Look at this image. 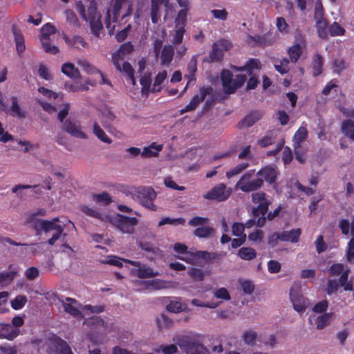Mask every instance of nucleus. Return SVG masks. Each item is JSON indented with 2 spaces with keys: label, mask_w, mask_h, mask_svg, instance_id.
<instances>
[{
  "label": "nucleus",
  "mask_w": 354,
  "mask_h": 354,
  "mask_svg": "<svg viewBox=\"0 0 354 354\" xmlns=\"http://www.w3.org/2000/svg\"><path fill=\"white\" fill-rule=\"evenodd\" d=\"M93 133L102 142L107 144L111 143V139L106 136L104 130L99 126L97 122L93 124Z\"/></svg>",
  "instance_id": "obj_41"
},
{
  "label": "nucleus",
  "mask_w": 354,
  "mask_h": 354,
  "mask_svg": "<svg viewBox=\"0 0 354 354\" xmlns=\"http://www.w3.org/2000/svg\"><path fill=\"white\" fill-rule=\"evenodd\" d=\"M208 222H209V219L207 218L196 216H194L192 218H191L189 221L188 224L192 227H196V226L202 227L205 225H207L208 223Z\"/></svg>",
  "instance_id": "obj_62"
},
{
  "label": "nucleus",
  "mask_w": 354,
  "mask_h": 354,
  "mask_svg": "<svg viewBox=\"0 0 354 354\" xmlns=\"http://www.w3.org/2000/svg\"><path fill=\"white\" fill-rule=\"evenodd\" d=\"M238 256L243 260L251 261L256 258L257 252L250 247H243L239 249Z\"/></svg>",
  "instance_id": "obj_35"
},
{
  "label": "nucleus",
  "mask_w": 354,
  "mask_h": 354,
  "mask_svg": "<svg viewBox=\"0 0 354 354\" xmlns=\"http://www.w3.org/2000/svg\"><path fill=\"white\" fill-rule=\"evenodd\" d=\"M156 322L158 328L161 330L162 328L170 327L172 325L173 322L171 318L162 313L160 317L156 318Z\"/></svg>",
  "instance_id": "obj_49"
},
{
  "label": "nucleus",
  "mask_w": 354,
  "mask_h": 354,
  "mask_svg": "<svg viewBox=\"0 0 354 354\" xmlns=\"http://www.w3.org/2000/svg\"><path fill=\"white\" fill-rule=\"evenodd\" d=\"M247 80V77L245 75H238L236 76L235 79L233 80L232 82V86L230 88V91L229 92V94L234 93L236 89L241 87L244 83Z\"/></svg>",
  "instance_id": "obj_45"
},
{
  "label": "nucleus",
  "mask_w": 354,
  "mask_h": 354,
  "mask_svg": "<svg viewBox=\"0 0 354 354\" xmlns=\"http://www.w3.org/2000/svg\"><path fill=\"white\" fill-rule=\"evenodd\" d=\"M41 45L44 51L47 53L55 55L59 52V48L55 45H52L50 42V38L41 39Z\"/></svg>",
  "instance_id": "obj_47"
},
{
  "label": "nucleus",
  "mask_w": 354,
  "mask_h": 354,
  "mask_svg": "<svg viewBox=\"0 0 354 354\" xmlns=\"http://www.w3.org/2000/svg\"><path fill=\"white\" fill-rule=\"evenodd\" d=\"M50 297L52 299H53L54 301H55V300L57 299L59 302H61L64 307V310H78V302L75 299L70 297L60 299L57 297V295L55 293H52L50 295Z\"/></svg>",
  "instance_id": "obj_23"
},
{
  "label": "nucleus",
  "mask_w": 354,
  "mask_h": 354,
  "mask_svg": "<svg viewBox=\"0 0 354 354\" xmlns=\"http://www.w3.org/2000/svg\"><path fill=\"white\" fill-rule=\"evenodd\" d=\"M290 61L288 58H283L280 60L279 64H275V69L281 75L286 74L289 71Z\"/></svg>",
  "instance_id": "obj_58"
},
{
  "label": "nucleus",
  "mask_w": 354,
  "mask_h": 354,
  "mask_svg": "<svg viewBox=\"0 0 354 354\" xmlns=\"http://www.w3.org/2000/svg\"><path fill=\"white\" fill-rule=\"evenodd\" d=\"M62 129L71 136L81 139L87 138L86 134L81 130L80 124L77 121L67 119L63 123Z\"/></svg>",
  "instance_id": "obj_13"
},
{
  "label": "nucleus",
  "mask_w": 354,
  "mask_h": 354,
  "mask_svg": "<svg viewBox=\"0 0 354 354\" xmlns=\"http://www.w3.org/2000/svg\"><path fill=\"white\" fill-rule=\"evenodd\" d=\"M163 302L166 304L165 310H187V306L182 303L179 297H165Z\"/></svg>",
  "instance_id": "obj_27"
},
{
  "label": "nucleus",
  "mask_w": 354,
  "mask_h": 354,
  "mask_svg": "<svg viewBox=\"0 0 354 354\" xmlns=\"http://www.w3.org/2000/svg\"><path fill=\"white\" fill-rule=\"evenodd\" d=\"M301 230L300 228L292 229L289 231H283L280 232L281 241H289L291 243H297L299 241Z\"/></svg>",
  "instance_id": "obj_25"
},
{
  "label": "nucleus",
  "mask_w": 354,
  "mask_h": 354,
  "mask_svg": "<svg viewBox=\"0 0 354 354\" xmlns=\"http://www.w3.org/2000/svg\"><path fill=\"white\" fill-rule=\"evenodd\" d=\"M262 117L263 113L261 111L257 110L252 111L239 122L238 127L240 129L250 127Z\"/></svg>",
  "instance_id": "obj_15"
},
{
  "label": "nucleus",
  "mask_w": 354,
  "mask_h": 354,
  "mask_svg": "<svg viewBox=\"0 0 354 354\" xmlns=\"http://www.w3.org/2000/svg\"><path fill=\"white\" fill-rule=\"evenodd\" d=\"M323 64V57L319 53L315 54L313 56L312 62L313 76L317 77L322 73Z\"/></svg>",
  "instance_id": "obj_33"
},
{
  "label": "nucleus",
  "mask_w": 354,
  "mask_h": 354,
  "mask_svg": "<svg viewBox=\"0 0 354 354\" xmlns=\"http://www.w3.org/2000/svg\"><path fill=\"white\" fill-rule=\"evenodd\" d=\"M131 272L140 279L155 277L159 274L158 272H154L150 267L145 265L141 266L139 268L133 269Z\"/></svg>",
  "instance_id": "obj_22"
},
{
  "label": "nucleus",
  "mask_w": 354,
  "mask_h": 354,
  "mask_svg": "<svg viewBox=\"0 0 354 354\" xmlns=\"http://www.w3.org/2000/svg\"><path fill=\"white\" fill-rule=\"evenodd\" d=\"M12 32L14 35V39H15V41L16 44L17 51L19 55H21L24 52V50L26 49L24 36L21 33V30L17 29L16 26H12Z\"/></svg>",
  "instance_id": "obj_26"
},
{
  "label": "nucleus",
  "mask_w": 354,
  "mask_h": 354,
  "mask_svg": "<svg viewBox=\"0 0 354 354\" xmlns=\"http://www.w3.org/2000/svg\"><path fill=\"white\" fill-rule=\"evenodd\" d=\"M257 176L262 177L263 180H266L269 184L274 183L277 177V170L270 166H266L260 169L257 174Z\"/></svg>",
  "instance_id": "obj_20"
},
{
  "label": "nucleus",
  "mask_w": 354,
  "mask_h": 354,
  "mask_svg": "<svg viewBox=\"0 0 354 354\" xmlns=\"http://www.w3.org/2000/svg\"><path fill=\"white\" fill-rule=\"evenodd\" d=\"M17 272L10 270L6 272H0V285L6 286L10 284L16 277Z\"/></svg>",
  "instance_id": "obj_40"
},
{
  "label": "nucleus",
  "mask_w": 354,
  "mask_h": 354,
  "mask_svg": "<svg viewBox=\"0 0 354 354\" xmlns=\"http://www.w3.org/2000/svg\"><path fill=\"white\" fill-rule=\"evenodd\" d=\"M62 72L66 76L77 79L80 77V73L79 70L75 67L74 64L70 62L65 63L62 66Z\"/></svg>",
  "instance_id": "obj_32"
},
{
  "label": "nucleus",
  "mask_w": 354,
  "mask_h": 354,
  "mask_svg": "<svg viewBox=\"0 0 354 354\" xmlns=\"http://www.w3.org/2000/svg\"><path fill=\"white\" fill-rule=\"evenodd\" d=\"M167 77V71L164 70L161 72H159L156 76L155 77L154 82L153 84V87L151 90V92H158L160 93L162 91V87L160 86L163 82Z\"/></svg>",
  "instance_id": "obj_34"
},
{
  "label": "nucleus",
  "mask_w": 354,
  "mask_h": 354,
  "mask_svg": "<svg viewBox=\"0 0 354 354\" xmlns=\"http://www.w3.org/2000/svg\"><path fill=\"white\" fill-rule=\"evenodd\" d=\"M64 40L71 48L81 49L88 47V44L82 36L75 35L71 37L64 36Z\"/></svg>",
  "instance_id": "obj_24"
},
{
  "label": "nucleus",
  "mask_w": 354,
  "mask_h": 354,
  "mask_svg": "<svg viewBox=\"0 0 354 354\" xmlns=\"http://www.w3.org/2000/svg\"><path fill=\"white\" fill-rule=\"evenodd\" d=\"M169 0H151V19L153 24L158 23L160 18V7L164 5L167 7Z\"/></svg>",
  "instance_id": "obj_17"
},
{
  "label": "nucleus",
  "mask_w": 354,
  "mask_h": 354,
  "mask_svg": "<svg viewBox=\"0 0 354 354\" xmlns=\"http://www.w3.org/2000/svg\"><path fill=\"white\" fill-rule=\"evenodd\" d=\"M84 19L89 22L92 33L96 37H98L103 26L101 21V15L97 12V3L95 0L90 1L87 8V14L86 13V19Z\"/></svg>",
  "instance_id": "obj_4"
},
{
  "label": "nucleus",
  "mask_w": 354,
  "mask_h": 354,
  "mask_svg": "<svg viewBox=\"0 0 354 354\" xmlns=\"http://www.w3.org/2000/svg\"><path fill=\"white\" fill-rule=\"evenodd\" d=\"M185 30L183 26L178 27L172 37V43L175 45L182 43Z\"/></svg>",
  "instance_id": "obj_63"
},
{
  "label": "nucleus",
  "mask_w": 354,
  "mask_h": 354,
  "mask_svg": "<svg viewBox=\"0 0 354 354\" xmlns=\"http://www.w3.org/2000/svg\"><path fill=\"white\" fill-rule=\"evenodd\" d=\"M316 28L318 36L321 39H326L328 38V32L326 30L327 21H319L316 23Z\"/></svg>",
  "instance_id": "obj_53"
},
{
  "label": "nucleus",
  "mask_w": 354,
  "mask_h": 354,
  "mask_svg": "<svg viewBox=\"0 0 354 354\" xmlns=\"http://www.w3.org/2000/svg\"><path fill=\"white\" fill-rule=\"evenodd\" d=\"M138 223L136 217H129L118 214L116 221L118 228L123 233L132 234L135 230V226Z\"/></svg>",
  "instance_id": "obj_10"
},
{
  "label": "nucleus",
  "mask_w": 354,
  "mask_h": 354,
  "mask_svg": "<svg viewBox=\"0 0 354 354\" xmlns=\"http://www.w3.org/2000/svg\"><path fill=\"white\" fill-rule=\"evenodd\" d=\"M305 47L306 41L302 37L299 43H296L289 48L288 53L292 62L296 63L299 60Z\"/></svg>",
  "instance_id": "obj_18"
},
{
  "label": "nucleus",
  "mask_w": 354,
  "mask_h": 354,
  "mask_svg": "<svg viewBox=\"0 0 354 354\" xmlns=\"http://www.w3.org/2000/svg\"><path fill=\"white\" fill-rule=\"evenodd\" d=\"M20 330L10 324H0V338L13 340L19 334Z\"/></svg>",
  "instance_id": "obj_16"
},
{
  "label": "nucleus",
  "mask_w": 354,
  "mask_h": 354,
  "mask_svg": "<svg viewBox=\"0 0 354 354\" xmlns=\"http://www.w3.org/2000/svg\"><path fill=\"white\" fill-rule=\"evenodd\" d=\"M328 32L331 37L343 36L345 34V29L337 22H333L328 28Z\"/></svg>",
  "instance_id": "obj_46"
},
{
  "label": "nucleus",
  "mask_w": 354,
  "mask_h": 354,
  "mask_svg": "<svg viewBox=\"0 0 354 354\" xmlns=\"http://www.w3.org/2000/svg\"><path fill=\"white\" fill-rule=\"evenodd\" d=\"M54 342L56 347L60 349V354H73L69 345L64 339L57 337Z\"/></svg>",
  "instance_id": "obj_42"
},
{
  "label": "nucleus",
  "mask_w": 354,
  "mask_h": 354,
  "mask_svg": "<svg viewBox=\"0 0 354 354\" xmlns=\"http://www.w3.org/2000/svg\"><path fill=\"white\" fill-rule=\"evenodd\" d=\"M84 324L86 325L92 330H97L102 334H107L110 330L107 329V324L102 319L96 315L86 318Z\"/></svg>",
  "instance_id": "obj_14"
},
{
  "label": "nucleus",
  "mask_w": 354,
  "mask_h": 354,
  "mask_svg": "<svg viewBox=\"0 0 354 354\" xmlns=\"http://www.w3.org/2000/svg\"><path fill=\"white\" fill-rule=\"evenodd\" d=\"M55 33V28L50 23H47L44 24L41 28L40 39L50 38V36Z\"/></svg>",
  "instance_id": "obj_50"
},
{
  "label": "nucleus",
  "mask_w": 354,
  "mask_h": 354,
  "mask_svg": "<svg viewBox=\"0 0 354 354\" xmlns=\"http://www.w3.org/2000/svg\"><path fill=\"white\" fill-rule=\"evenodd\" d=\"M350 273V269L346 268L344 271L340 274V277L338 280V282L340 286L343 287L344 290L346 291H352L353 290V280H348V275Z\"/></svg>",
  "instance_id": "obj_30"
},
{
  "label": "nucleus",
  "mask_w": 354,
  "mask_h": 354,
  "mask_svg": "<svg viewBox=\"0 0 354 354\" xmlns=\"http://www.w3.org/2000/svg\"><path fill=\"white\" fill-rule=\"evenodd\" d=\"M187 10L181 9L178 11L177 17L175 19L176 26H183L185 28L187 21Z\"/></svg>",
  "instance_id": "obj_60"
},
{
  "label": "nucleus",
  "mask_w": 354,
  "mask_h": 354,
  "mask_svg": "<svg viewBox=\"0 0 354 354\" xmlns=\"http://www.w3.org/2000/svg\"><path fill=\"white\" fill-rule=\"evenodd\" d=\"M215 230L213 227L209 225H203L196 227L194 231V234L198 238H208L214 232Z\"/></svg>",
  "instance_id": "obj_36"
},
{
  "label": "nucleus",
  "mask_w": 354,
  "mask_h": 354,
  "mask_svg": "<svg viewBox=\"0 0 354 354\" xmlns=\"http://www.w3.org/2000/svg\"><path fill=\"white\" fill-rule=\"evenodd\" d=\"M230 42L226 39H220L214 42L212 45V49L209 53L207 62H217L223 59L224 52L229 50Z\"/></svg>",
  "instance_id": "obj_7"
},
{
  "label": "nucleus",
  "mask_w": 354,
  "mask_h": 354,
  "mask_svg": "<svg viewBox=\"0 0 354 354\" xmlns=\"http://www.w3.org/2000/svg\"><path fill=\"white\" fill-rule=\"evenodd\" d=\"M174 56V49L171 45H165L163 46L160 53V64L165 66H169L171 63Z\"/></svg>",
  "instance_id": "obj_21"
},
{
  "label": "nucleus",
  "mask_w": 354,
  "mask_h": 354,
  "mask_svg": "<svg viewBox=\"0 0 354 354\" xmlns=\"http://www.w3.org/2000/svg\"><path fill=\"white\" fill-rule=\"evenodd\" d=\"M254 171V169L250 170L241 177L236 185L237 189L243 192L249 193L257 191L263 187L264 181L261 178L250 180Z\"/></svg>",
  "instance_id": "obj_3"
},
{
  "label": "nucleus",
  "mask_w": 354,
  "mask_h": 354,
  "mask_svg": "<svg viewBox=\"0 0 354 354\" xmlns=\"http://www.w3.org/2000/svg\"><path fill=\"white\" fill-rule=\"evenodd\" d=\"M307 135L308 131L306 128L304 127H299L294 136V147L299 148V147L301 145V143L307 138Z\"/></svg>",
  "instance_id": "obj_39"
},
{
  "label": "nucleus",
  "mask_w": 354,
  "mask_h": 354,
  "mask_svg": "<svg viewBox=\"0 0 354 354\" xmlns=\"http://www.w3.org/2000/svg\"><path fill=\"white\" fill-rule=\"evenodd\" d=\"M249 167L248 162H242L239 164L236 167L232 168L230 170L226 172V177L227 178H231L233 176H235L239 174H241L243 171Z\"/></svg>",
  "instance_id": "obj_43"
},
{
  "label": "nucleus",
  "mask_w": 354,
  "mask_h": 354,
  "mask_svg": "<svg viewBox=\"0 0 354 354\" xmlns=\"http://www.w3.org/2000/svg\"><path fill=\"white\" fill-rule=\"evenodd\" d=\"M233 75L229 70H223L221 73V80L225 93L229 94L230 88L232 86Z\"/></svg>",
  "instance_id": "obj_28"
},
{
  "label": "nucleus",
  "mask_w": 354,
  "mask_h": 354,
  "mask_svg": "<svg viewBox=\"0 0 354 354\" xmlns=\"http://www.w3.org/2000/svg\"><path fill=\"white\" fill-rule=\"evenodd\" d=\"M162 149V145H156L155 142H153L149 146L144 147L141 156L143 158L156 157Z\"/></svg>",
  "instance_id": "obj_29"
},
{
  "label": "nucleus",
  "mask_w": 354,
  "mask_h": 354,
  "mask_svg": "<svg viewBox=\"0 0 354 354\" xmlns=\"http://www.w3.org/2000/svg\"><path fill=\"white\" fill-rule=\"evenodd\" d=\"M27 302V298L24 295H17L12 301L11 306L14 310L22 308Z\"/></svg>",
  "instance_id": "obj_54"
},
{
  "label": "nucleus",
  "mask_w": 354,
  "mask_h": 354,
  "mask_svg": "<svg viewBox=\"0 0 354 354\" xmlns=\"http://www.w3.org/2000/svg\"><path fill=\"white\" fill-rule=\"evenodd\" d=\"M185 223V219L183 218H171L169 217L163 218L158 223V226L164 225H184Z\"/></svg>",
  "instance_id": "obj_48"
},
{
  "label": "nucleus",
  "mask_w": 354,
  "mask_h": 354,
  "mask_svg": "<svg viewBox=\"0 0 354 354\" xmlns=\"http://www.w3.org/2000/svg\"><path fill=\"white\" fill-rule=\"evenodd\" d=\"M276 26L279 32L281 33L287 34L288 32V25L283 17H277Z\"/></svg>",
  "instance_id": "obj_61"
},
{
  "label": "nucleus",
  "mask_w": 354,
  "mask_h": 354,
  "mask_svg": "<svg viewBox=\"0 0 354 354\" xmlns=\"http://www.w3.org/2000/svg\"><path fill=\"white\" fill-rule=\"evenodd\" d=\"M142 91H149L151 85V74L150 73H145L140 80Z\"/></svg>",
  "instance_id": "obj_55"
},
{
  "label": "nucleus",
  "mask_w": 354,
  "mask_h": 354,
  "mask_svg": "<svg viewBox=\"0 0 354 354\" xmlns=\"http://www.w3.org/2000/svg\"><path fill=\"white\" fill-rule=\"evenodd\" d=\"M213 92V88L210 86H203L200 88V95H195L186 106L181 110V113L189 112L195 110L198 104L202 102L207 95H209Z\"/></svg>",
  "instance_id": "obj_9"
},
{
  "label": "nucleus",
  "mask_w": 354,
  "mask_h": 354,
  "mask_svg": "<svg viewBox=\"0 0 354 354\" xmlns=\"http://www.w3.org/2000/svg\"><path fill=\"white\" fill-rule=\"evenodd\" d=\"M194 256L198 259H204L207 263H212L221 258V254L218 252H209L204 250L197 251Z\"/></svg>",
  "instance_id": "obj_31"
},
{
  "label": "nucleus",
  "mask_w": 354,
  "mask_h": 354,
  "mask_svg": "<svg viewBox=\"0 0 354 354\" xmlns=\"http://www.w3.org/2000/svg\"><path fill=\"white\" fill-rule=\"evenodd\" d=\"M11 100H12V105L10 107L11 115L12 116H17L19 118H21V119L26 118V113L24 111H23L20 108V106L19 105L17 97L15 96H13V97H12Z\"/></svg>",
  "instance_id": "obj_37"
},
{
  "label": "nucleus",
  "mask_w": 354,
  "mask_h": 354,
  "mask_svg": "<svg viewBox=\"0 0 354 354\" xmlns=\"http://www.w3.org/2000/svg\"><path fill=\"white\" fill-rule=\"evenodd\" d=\"M252 203L257 204L252 209V215L257 218V226L262 227L266 221H272L279 216L282 210V206L279 205L274 211L268 212L271 202L267 198V194L263 192H254L251 196Z\"/></svg>",
  "instance_id": "obj_1"
},
{
  "label": "nucleus",
  "mask_w": 354,
  "mask_h": 354,
  "mask_svg": "<svg viewBox=\"0 0 354 354\" xmlns=\"http://www.w3.org/2000/svg\"><path fill=\"white\" fill-rule=\"evenodd\" d=\"M67 22L73 26L79 27L80 26L79 19L75 12L71 9L66 10L64 12Z\"/></svg>",
  "instance_id": "obj_51"
},
{
  "label": "nucleus",
  "mask_w": 354,
  "mask_h": 354,
  "mask_svg": "<svg viewBox=\"0 0 354 354\" xmlns=\"http://www.w3.org/2000/svg\"><path fill=\"white\" fill-rule=\"evenodd\" d=\"M186 354H209L207 348L198 341L189 339L182 344H180Z\"/></svg>",
  "instance_id": "obj_11"
},
{
  "label": "nucleus",
  "mask_w": 354,
  "mask_h": 354,
  "mask_svg": "<svg viewBox=\"0 0 354 354\" xmlns=\"http://www.w3.org/2000/svg\"><path fill=\"white\" fill-rule=\"evenodd\" d=\"M157 194L151 187H139L136 189L135 198L145 207L156 211V207L153 204V201L156 198Z\"/></svg>",
  "instance_id": "obj_5"
},
{
  "label": "nucleus",
  "mask_w": 354,
  "mask_h": 354,
  "mask_svg": "<svg viewBox=\"0 0 354 354\" xmlns=\"http://www.w3.org/2000/svg\"><path fill=\"white\" fill-rule=\"evenodd\" d=\"M315 313L309 317V323L313 325L315 324L319 330L323 329L329 323L333 316V313H326V311H314Z\"/></svg>",
  "instance_id": "obj_12"
},
{
  "label": "nucleus",
  "mask_w": 354,
  "mask_h": 354,
  "mask_svg": "<svg viewBox=\"0 0 354 354\" xmlns=\"http://www.w3.org/2000/svg\"><path fill=\"white\" fill-rule=\"evenodd\" d=\"M290 299L294 310H309L310 303L308 299L302 295L301 286L299 283H294L290 290Z\"/></svg>",
  "instance_id": "obj_6"
},
{
  "label": "nucleus",
  "mask_w": 354,
  "mask_h": 354,
  "mask_svg": "<svg viewBox=\"0 0 354 354\" xmlns=\"http://www.w3.org/2000/svg\"><path fill=\"white\" fill-rule=\"evenodd\" d=\"M314 19L315 22L326 21L324 19V9L321 2H316L314 11Z\"/></svg>",
  "instance_id": "obj_57"
},
{
  "label": "nucleus",
  "mask_w": 354,
  "mask_h": 354,
  "mask_svg": "<svg viewBox=\"0 0 354 354\" xmlns=\"http://www.w3.org/2000/svg\"><path fill=\"white\" fill-rule=\"evenodd\" d=\"M341 130L348 138L352 139L354 136V122L350 119L344 120L342 123Z\"/></svg>",
  "instance_id": "obj_38"
},
{
  "label": "nucleus",
  "mask_w": 354,
  "mask_h": 354,
  "mask_svg": "<svg viewBox=\"0 0 354 354\" xmlns=\"http://www.w3.org/2000/svg\"><path fill=\"white\" fill-rule=\"evenodd\" d=\"M257 338V333L254 331L247 330L243 333V339L244 342L250 346H254Z\"/></svg>",
  "instance_id": "obj_52"
},
{
  "label": "nucleus",
  "mask_w": 354,
  "mask_h": 354,
  "mask_svg": "<svg viewBox=\"0 0 354 354\" xmlns=\"http://www.w3.org/2000/svg\"><path fill=\"white\" fill-rule=\"evenodd\" d=\"M261 67V62L258 59H250L244 66H232V68L236 71H247L249 75H252L254 69H260Z\"/></svg>",
  "instance_id": "obj_19"
},
{
  "label": "nucleus",
  "mask_w": 354,
  "mask_h": 354,
  "mask_svg": "<svg viewBox=\"0 0 354 354\" xmlns=\"http://www.w3.org/2000/svg\"><path fill=\"white\" fill-rule=\"evenodd\" d=\"M231 192L230 189H227L225 184L219 183L204 194L203 197L207 200L221 202L227 200L230 197Z\"/></svg>",
  "instance_id": "obj_8"
},
{
  "label": "nucleus",
  "mask_w": 354,
  "mask_h": 354,
  "mask_svg": "<svg viewBox=\"0 0 354 354\" xmlns=\"http://www.w3.org/2000/svg\"><path fill=\"white\" fill-rule=\"evenodd\" d=\"M35 229L37 230V234H39V231H43L45 233L51 230L55 231L52 237L47 241V243L50 245H53L56 241L60 239L62 235H63L64 238L66 236V234L64 233V227L62 225L54 223L53 222L47 220H37Z\"/></svg>",
  "instance_id": "obj_2"
},
{
  "label": "nucleus",
  "mask_w": 354,
  "mask_h": 354,
  "mask_svg": "<svg viewBox=\"0 0 354 354\" xmlns=\"http://www.w3.org/2000/svg\"><path fill=\"white\" fill-rule=\"evenodd\" d=\"M81 209L82 211L87 216L97 218L101 221L104 220V215L95 209L90 208L86 205L82 206Z\"/></svg>",
  "instance_id": "obj_56"
},
{
  "label": "nucleus",
  "mask_w": 354,
  "mask_h": 354,
  "mask_svg": "<svg viewBox=\"0 0 354 354\" xmlns=\"http://www.w3.org/2000/svg\"><path fill=\"white\" fill-rule=\"evenodd\" d=\"M122 71L120 72L124 73L127 77L131 80L133 85L136 84V79L134 77V69L128 62H124L121 66Z\"/></svg>",
  "instance_id": "obj_44"
},
{
  "label": "nucleus",
  "mask_w": 354,
  "mask_h": 354,
  "mask_svg": "<svg viewBox=\"0 0 354 354\" xmlns=\"http://www.w3.org/2000/svg\"><path fill=\"white\" fill-rule=\"evenodd\" d=\"M353 237L351 239L347 245L346 250V258L347 261L350 263L354 261V234L352 235Z\"/></svg>",
  "instance_id": "obj_64"
},
{
  "label": "nucleus",
  "mask_w": 354,
  "mask_h": 354,
  "mask_svg": "<svg viewBox=\"0 0 354 354\" xmlns=\"http://www.w3.org/2000/svg\"><path fill=\"white\" fill-rule=\"evenodd\" d=\"M93 200L97 203H102L104 205H109L111 203L112 200L111 196L107 192H102L101 194H94L93 196Z\"/></svg>",
  "instance_id": "obj_59"
}]
</instances>
